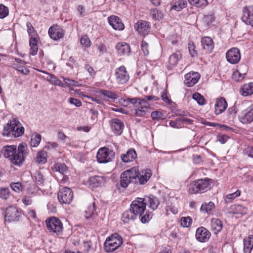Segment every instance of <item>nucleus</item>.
<instances>
[{
  "instance_id": "774afa93",
  "label": "nucleus",
  "mask_w": 253,
  "mask_h": 253,
  "mask_svg": "<svg viewBox=\"0 0 253 253\" xmlns=\"http://www.w3.org/2000/svg\"><path fill=\"white\" fill-rule=\"evenodd\" d=\"M188 49L189 51V53L193 57L196 54V51L195 50V45L192 42H190L188 43Z\"/></svg>"
},
{
  "instance_id": "412c9836",
  "label": "nucleus",
  "mask_w": 253,
  "mask_h": 253,
  "mask_svg": "<svg viewBox=\"0 0 253 253\" xmlns=\"http://www.w3.org/2000/svg\"><path fill=\"white\" fill-rule=\"evenodd\" d=\"M97 97H99L103 100L108 101L109 99H116L118 98L117 95L109 90L100 89L96 92Z\"/></svg>"
},
{
  "instance_id": "79ce46f5",
  "label": "nucleus",
  "mask_w": 253,
  "mask_h": 253,
  "mask_svg": "<svg viewBox=\"0 0 253 253\" xmlns=\"http://www.w3.org/2000/svg\"><path fill=\"white\" fill-rule=\"evenodd\" d=\"M152 216L153 213L151 212L145 210L141 215H139L141 221L143 223L148 222L152 218Z\"/></svg>"
},
{
  "instance_id": "6e6d98bb",
  "label": "nucleus",
  "mask_w": 253,
  "mask_h": 253,
  "mask_svg": "<svg viewBox=\"0 0 253 253\" xmlns=\"http://www.w3.org/2000/svg\"><path fill=\"white\" fill-rule=\"evenodd\" d=\"M10 195L9 190L7 188H0V198L6 200Z\"/></svg>"
},
{
  "instance_id": "423d86ee",
  "label": "nucleus",
  "mask_w": 253,
  "mask_h": 253,
  "mask_svg": "<svg viewBox=\"0 0 253 253\" xmlns=\"http://www.w3.org/2000/svg\"><path fill=\"white\" fill-rule=\"evenodd\" d=\"M115 156V153L113 151L106 147H102L98 150L96 158L99 163L105 164L111 162Z\"/></svg>"
},
{
  "instance_id": "9b49d317",
  "label": "nucleus",
  "mask_w": 253,
  "mask_h": 253,
  "mask_svg": "<svg viewBox=\"0 0 253 253\" xmlns=\"http://www.w3.org/2000/svg\"><path fill=\"white\" fill-rule=\"evenodd\" d=\"M21 215V211L17 208L10 206L6 208L5 214L4 218L5 221H8L9 222L17 221Z\"/></svg>"
},
{
  "instance_id": "a211bd4d",
  "label": "nucleus",
  "mask_w": 253,
  "mask_h": 253,
  "mask_svg": "<svg viewBox=\"0 0 253 253\" xmlns=\"http://www.w3.org/2000/svg\"><path fill=\"white\" fill-rule=\"evenodd\" d=\"M211 233L205 227H200L197 229L196 238L200 242H206L211 237Z\"/></svg>"
},
{
  "instance_id": "a878e982",
  "label": "nucleus",
  "mask_w": 253,
  "mask_h": 253,
  "mask_svg": "<svg viewBox=\"0 0 253 253\" xmlns=\"http://www.w3.org/2000/svg\"><path fill=\"white\" fill-rule=\"evenodd\" d=\"M104 182V178L102 176L95 175L90 177L88 180V184L91 188L99 186Z\"/></svg>"
},
{
  "instance_id": "1a4fd4ad",
  "label": "nucleus",
  "mask_w": 253,
  "mask_h": 253,
  "mask_svg": "<svg viewBox=\"0 0 253 253\" xmlns=\"http://www.w3.org/2000/svg\"><path fill=\"white\" fill-rule=\"evenodd\" d=\"M115 77L116 82L119 84H126L129 79V74L124 66L115 69Z\"/></svg>"
},
{
  "instance_id": "4be33fe9",
  "label": "nucleus",
  "mask_w": 253,
  "mask_h": 253,
  "mask_svg": "<svg viewBox=\"0 0 253 253\" xmlns=\"http://www.w3.org/2000/svg\"><path fill=\"white\" fill-rule=\"evenodd\" d=\"M152 175L151 171L150 169H147L145 171H142L141 173L138 171V175L136 178V182L143 185L147 182Z\"/></svg>"
},
{
  "instance_id": "e433bc0d",
  "label": "nucleus",
  "mask_w": 253,
  "mask_h": 253,
  "mask_svg": "<svg viewBox=\"0 0 253 253\" xmlns=\"http://www.w3.org/2000/svg\"><path fill=\"white\" fill-rule=\"evenodd\" d=\"M215 208L214 204L211 202H210L208 203H203L201 207V211L207 213L208 214H211V212L214 210Z\"/></svg>"
},
{
  "instance_id": "0eeeda50",
  "label": "nucleus",
  "mask_w": 253,
  "mask_h": 253,
  "mask_svg": "<svg viewBox=\"0 0 253 253\" xmlns=\"http://www.w3.org/2000/svg\"><path fill=\"white\" fill-rule=\"evenodd\" d=\"M46 225L48 231L58 235L62 231L63 224L57 217H52L46 220Z\"/></svg>"
},
{
  "instance_id": "c85d7f7f",
  "label": "nucleus",
  "mask_w": 253,
  "mask_h": 253,
  "mask_svg": "<svg viewBox=\"0 0 253 253\" xmlns=\"http://www.w3.org/2000/svg\"><path fill=\"white\" fill-rule=\"evenodd\" d=\"M136 217V214L129 209L122 214V219L125 223H129L130 221H134Z\"/></svg>"
},
{
  "instance_id": "bb28decb",
  "label": "nucleus",
  "mask_w": 253,
  "mask_h": 253,
  "mask_svg": "<svg viewBox=\"0 0 253 253\" xmlns=\"http://www.w3.org/2000/svg\"><path fill=\"white\" fill-rule=\"evenodd\" d=\"M116 49L120 55H128L130 53V46L126 43H119L117 44Z\"/></svg>"
},
{
  "instance_id": "69168bd1",
  "label": "nucleus",
  "mask_w": 253,
  "mask_h": 253,
  "mask_svg": "<svg viewBox=\"0 0 253 253\" xmlns=\"http://www.w3.org/2000/svg\"><path fill=\"white\" fill-rule=\"evenodd\" d=\"M68 102L70 104L74 105L76 107H80L82 104L80 100L73 97H70L68 99Z\"/></svg>"
},
{
  "instance_id": "f8f14e48",
  "label": "nucleus",
  "mask_w": 253,
  "mask_h": 253,
  "mask_svg": "<svg viewBox=\"0 0 253 253\" xmlns=\"http://www.w3.org/2000/svg\"><path fill=\"white\" fill-rule=\"evenodd\" d=\"M240 121L244 124L251 123L253 121V105H251L239 115Z\"/></svg>"
},
{
  "instance_id": "39448f33",
  "label": "nucleus",
  "mask_w": 253,
  "mask_h": 253,
  "mask_svg": "<svg viewBox=\"0 0 253 253\" xmlns=\"http://www.w3.org/2000/svg\"><path fill=\"white\" fill-rule=\"evenodd\" d=\"M158 97L155 96H145L141 99L139 102V105L135 109V115L136 117H143L147 113L148 109L150 108V104L148 103V101L158 100Z\"/></svg>"
},
{
  "instance_id": "7ed1b4c3",
  "label": "nucleus",
  "mask_w": 253,
  "mask_h": 253,
  "mask_svg": "<svg viewBox=\"0 0 253 253\" xmlns=\"http://www.w3.org/2000/svg\"><path fill=\"white\" fill-rule=\"evenodd\" d=\"M123 243V239L120 235L117 233L113 234L104 242V250L107 253L113 252L118 249Z\"/></svg>"
},
{
  "instance_id": "6e6552de",
  "label": "nucleus",
  "mask_w": 253,
  "mask_h": 253,
  "mask_svg": "<svg viewBox=\"0 0 253 253\" xmlns=\"http://www.w3.org/2000/svg\"><path fill=\"white\" fill-rule=\"evenodd\" d=\"M73 193L72 190L64 187L59 189L58 193V199L61 204H69L73 199Z\"/></svg>"
},
{
  "instance_id": "393cba45",
  "label": "nucleus",
  "mask_w": 253,
  "mask_h": 253,
  "mask_svg": "<svg viewBox=\"0 0 253 253\" xmlns=\"http://www.w3.org/2000/svg\"><path fill=\"white\" fill-rule=\"evenodd\" d=\"M137 157L135 151L133 149L128 150L126 154L121 155L122 160L124 163H129L134 160Z\"/></svg>"
},
{
  "instance_id": "13d9d810",
  "label": "nucleus",
  "mask_w": 253,
  "mask_h": 253,
  "mask_svg": "<svg viewBox=\"0 0 253 253\" xmlns=\"http://www.w3.org/2000/svg\"><path fill=\"white\" fill-rule=\"evenodd\" d=\"M9 13L8 8L4 5H0V18H4L6 17Z\"/></svg>"
},
{
  "instance_id": "f03ea898",
  "label": "nucleus",
  "mask_w": 253,
  "mask_h": 253,
  "mask_svg": "<svg viewBox=\"0 0 253 253\" xmlns=\"http://www.w3.org/2000/svg\"><path fill=\"white\" fill-rule=\"evenodd\" d=\"M212 182V179L208 178L194 181L189 186L188 192L190 194L205 193L210 189Z\"/></svg>"
},
{
  "instance_id": "dca6fc26",
  "label": "nucleus",
  "mask_w": 253,
  "mask_h": 253,
  "mask_svg": "<svg viewBox=\"0 0 253 253\" xmlns=\"http://www.w3.org/2000/svg\"><path fill=\"white\" fill-rule=\"evenodd\" d=\"M226 58L227 61L232 64L238 63L241 59L239 49L237 48H232L229 50L226 53Z\"/></svg>"
},
{
  "instance_id": "f3484780",
  "label": "nucleus",
  "mask_w": 253,
  "mask_h": 253,
  "mask_svg": "<svg viewBox=\"0 0 253 253\" xmlns=\"http://www.w3.org/2000/svg\"><path fill=\"white\" fill-rule=\"evenodd\" d=\"M109 125L112 130L117 135H120L124 129V124L118 119H113L109 121Z\"/></svg>"
},
{
  "instance_id": "6ab92c4d",
  "label": "nucleus",
  "mask_w": 253,
  "mask_h": 253,
  "mask_svg": "<svg viewBox=\"0 0 253 253\" xmlns=\"http://www.w3.org/2000/svg\"><path fill=\"white\" fill-rule=\"evenodd\" d=\"M134 29L139 34L145 36L149 32L150 26L148 22L139 20L135 24Z\"/></svg>"
},
{
  "instance_id": "72a5a7b5",
  "label": "nucleus",
  "mask_w": 253,
  "mask_h": 253,
  "mask_svg": "<svg viewBox=\"0 0 253 253\" xmlns=\"http://www.w3.org/2000/svg\"><path fill=\"white\" fill-rule=\"evenodd\" d=\"M15 122L16 119H13L12 120H10V122H8L7 125L4 127L2 132V135L3 136L7 137L12 136V129H14L12 127V125L15 124Z\"/></svg>"
},
{
  "instance_id": "4468645a",
  "label": "nucleus",
  "mask_w": 253,
  "mask_h": 253,
  "mask_svg": "<svg viewBox=\"0 0 253 253\" xmlns=\"http://www.w3.org/2000/svg\"><path fill=\"white\" fill-rule=\"evenodd\" d=\"M242 21L247 25L253 27V7H246L243 10Z\"/></svg>"
},
{
  "instance_id": "49530a36",
  "label": "nucleus",
  "mask_w": 253,
  "mask_h": 253,
  "mask_svg": "<svg viewBox=\"0 0 253 253\" xmlns=\"http://www.w3.org/2000/svg\"><path fill=\"white\" fill-rule=\"evenodd\" d=\"M41 140V136L40 134L36 133L33 134L31 139L30 144L31 146L32 147H37L38 146Z\"/></svg>"
},
{
  "instance_id": "ea45409f",
  "label": "nucleus",
  "mask_w": 253,
  "mask_h": 253,
  "mask_svg": "<svg viewBox=\"0 0 253 253\" xmlns=\"http://www.w3.org/2000/svg\"><path fill=\"white\" fill-rule=\"evenodd\" d=\"M12 66L15 70L24 75H27L30 73L29 70L25 67L24 64L13 63Z\"/></svg>"
},
{
  "instance_id": "3c124183",
  "label": "nucleus",
  "mask_w": 253,
  "mask_h": 253,
  "mask_svg": "<svg viewBox=\"0 0 253 253\" xmlns=\"http://www.w3.org/2000/svg\"><path fill=\"white\" fill-rule=\"evenodd\" d=\"M166 214L167 215L170 214V212L175 214L178 212V209L176 207L174 206H172L171 203L168 202L167 203V206L165 208Z\"/></svg>"
},
{
  "instance_id": "338daca9",
  "label": "nucleus",
  "mask_w": 253,
  "mask_h": 253,
  "mask_svg": "<svg viewBox=\"0 0 253 253\" xmlns=\"http://www.w3.org/2000/svg\"><path fill=\"white\" fill-rule=\"evenodd\" d=\"M26 26L27 27V32L29 35L31 37L35 36V31L31 24L30 22H27Z\"/></svg>"
},
{
  "instance_id": "c9c22d12",
  "label": "nucleus",
  "mask_w": 253,
  "mask_h": 253,
  "mask_svg": "<svg viewBox=\"0 0 253 253\" xmlns=\"http://www.w3.org/2000/svg\"><path fill=\"white\" fill-rule=\"evenodd\" d=\"M240 93L244 96L252 94L253 93V83L245 84L240 89Z\"/></svg>"
},
{
  "instance_id": "4c0bfd02",
  "label": "nucleus",
  "mask_w": 253,
  "mask_h": 253,
  "mask_svg": "<svg viewBox=\"0 0 253 253\" xmlns=\"http://www.w3.org/2000/svg\"><path fill=\"white\" fill-rule=\"evenodd\" d=\"M53 171L59 172L61 174H64L68 170L67 166L64 164L56 163L52 167Z\"/></svg>"
},
{
  "instance_id": "c03bdc74",
  "label": "nucleus",
  "mask_w": 253,
  "mask_h": 253,
  "mask_svg": "<svg viewBox=\"0 0 253 253\" xmlns=\"http://www.w3.org/2000/svg\"><path fill=\"white\" fill-rule=\"evenodd\" d=\"M150 15L155 20H159L163 17L162 12L157 8H152L150 10Z\"/></svg>"
},
{
  "instance_id": "bf43d9fd",
  "label": "nucleus",
  "mask_w": 253,
  "mask_h": 253,
  "mask_svg": "<svg viewBox=\"0 0 253 253\" xmlns=\"http://www.w3.org/2000/svg\"><path fill=\"white\" fill-rule=\"evenodd\" d=\"M62 78L64 82V84H65V85H66L70 88L77 85L78 82L73 80L70 79L69 78H64L63 77Z\"/></svg>"
},
{
  "instance_id": "473e14b6",
  "label": "nucleus",
  "mask_w": 253,
  "mask_h": 253,
  "mask_svg": "<svg viewBox=\"0 0 253 253\" xmlns=\"http://www.w3.org/2000/svg\"><path fill=\"white\" fill-rule=\"evenodd\" d=\"M230 211L234 214L241 215L246 214L248 212V209L240 205H234L231 206Z\"/></svg>"
},
{
  "instance_id": "864d4df0",
  "label": "nucleus",
  "mask_w": 253,
  "mask_h": 253,
  "mask_svg": "<svg viewBox=\"0 0 253 253\" xmlns=\"http://www.w3.org/2000/svg\"><path fill=\"white\" fill-rule=\"evenodd\" d=\"M240 194V191L239 190H237L235 192L227 195L225 198V202H231L236 197L239 196Z\"/></svg>"
},
{
  "instance_id": "ddd939ff",
  "label": "nucleus",
  "mask_w": 253,
  "mask_h": 253,
  "mask_svg": "<svg viewBox=\"0 0 253 253\" xmlns=\"http://www.w3.org/2000/svg\"><path fill=\"white\" fill-rule=\"evenodd\" d=\"M48 35L52 40L58 41L63 38L65 31L57 25H53L48 30Z\"/></svg>"
},
{
  "instance_id": "8fccbe9b",
  "label": "nucleus",
  "mask_w": 253,
  "mask_h": 253,
  "mask_svg": "<svg viewBox=\"0 0 253 253\" xmlns=\"http://www.w3.org/2000/svg\"><path fill=\"white\" fill-rule=\"evenodd\" d=\"M10 185L11 189L17 193L22 192L24 189V187L19 182H11Z\"/></svg>"
},
{
  "instance_id": "37998d69",
  "label": "nucleus",
  "mask_w": 253,
  "mask_h": 253,
  "mask_svg": "<svg viewBox=\"0 0 253 253\" xmlns=\"http://www.w3.org/2000/svg\"><path fill=\"white\" fill-rule=\"evenodd\" d=\"M140 100H141V99L139 98H127L126 100L122 99L120 102L122 104L124 103L125 106H127L128 103H130L135 105V107H137Z\"/></svg>"
},
{
  "instance_id": "0e129e2a",
  "label": "nucleus",
  "mask_w": 253,
  "mask_h": 253,
  "mask_svg": "<svg viewBox=\"0 0 253 253\" xmlns=\"http://www.w3.org/2000/svg\"><path fill=\"white\" fill-rule=\"evenodd\" d=\"M141 49L145 56H147L149 54V51L148 49V44L146 42L144 41H142V42Z\"/></svg>"
},
{
  "instance_id": "09e8293b",
  "label": "nucleus",
  "mask_w": 253,
  "mask_h": 253,
  "mask_svg": "<svg viewBox=\"0 0 253 253\" xmlns=\"http://www.w3.org/2000/svg\"><path fill=\"white\" fill-rule=\"evenodd\" d=\"M194 100L197 101L200 105H203L206 104V99L203 95L199 93H194L192 95Z\"/></svg>"
},
{
  "instance_id": "5fc2aeb1",
  "label": "nucleus",
  "mask_w": 253,
  "mask_h": 253,
  "mask_svg": "<svg viewBox=\"0 0 253 253\" xmlns=\"http://www.w3.org/2000/svg\"><path fill=\"white\" fill-rule=\"evenodd\" d=\"M36 182L39 185H42L44 181L43 176L40 171H37L34 174Z\"/></svg>"
},
{
  "instance_id": "cd10ccee",
  "label": "nucleus",
  "mask_w": 253,
  "mask_h": 253,
  "mask_svg": "<svg viewBox=\"0 0 253 253\" xmlns=\"http://www.w3.org/2000/svg\"><path fill=\"white\" fill-rule=\"evenodd\" d=\"M12 127L14 129H12V136H13L14 137H17L22 135L24 133V127L21 126V124L16 119L15 124L12 125Z\"/></svg>"
},
{
  "instance_id": "20e7f679",
  "label": "nucleus",
  "mask_w": 253,
  "mask_h": 253,
  "mask_svg": "<svg viewBox=\"0 0 253 253\" xmlns=\"http://www.w3.org/2000/svg\"><path fill=\"white\" fill-rule=\"evenodd\" d=\"M138 175V167H135L125 171L121 176V186L126 188L130 182L136 183Z\"/></svg>"
},
{
  "instance_id": "a18cd8bd",
  "label": "nucleus",
  "mask_w": 253,
  "mask_h": 253,
  "mask_svg": "<svg viewBox=\"0 0 253 253\" xmlns=\"http://www.w3.org/2000/svg\"><path fill=\"white\" fill-rule=\"evenodd\" d=\"M36 162L39 164H44L46 162V153L44 151L38 153Z\"/></svg>"
},
{
  "instance_id": "de8ad7c7",
  "label": "nucleus",
  "mask_w": 253,
  "mask_h": 253,
  "mask_svg": "<svg viewBox=\"0 0 253 253\" xmlns=\"http://www.w3.org/2000/svg\"><path fill=\"white\" fill-rule=\"evenodd\" d=\"M187 5V2L185 0H180L176 2L172 6V9L179 11L185 7Z\"/></svg>"
},
{
  "instance_id": "aec40b11",
  "label": "nucleus",
  "mask_w": 253,
  "mask_h": 253,
  "mask_svg": "<svg viewBox=\"0 0 253 253\" xmlns=\"http://www.w3.org/2000/svg\"><path fill=\"white\" fill-rule=\"evenodd\" d=\"M108 21L112 28L116 30H123L125 28L121 20L117 16L112 15L109 16L108 18Z\"/></svg>"
},
{
  "instance_id": "9d476101",
  "label": "nucleus",
  "mask_w": 253,
  "mask_h": 253,
  "mask_svg": "<svg viewBox=\"0 0 253 253\" xmlns=\"http://www.w3.org/2000/svg\"><path fill=\"white\" fill-rule=\"evenodd\" d=\"M146 203L143 198H137L133 201L130 205V209L136 216L141 215L146 210Z\"/></svg>"
},
{
  "instance_id": "f704fd0d",
  "label": "nucleus",
  "mask_w": 253,
  "mask_h": 253,
  "mask_svg": "<svg viewBox=\"0 0 253 253\" xmlns=\"http://www.w3.org/2000/svg\"><path fill=\"white\" fill-rule=\"evenodd\" d=\"M211 228L214 233L220 232L222 228V221L217 218H212L211 220Z\"/></svg>"
},
{
  "instance_id": "b1692460",
  "label": "nucleus",
  "mask_w": 253,
  "mask_h": 253,
  "mask_svg": "<svg viewBox=\"0 0 253 253\" xmlns=\"http://www.w3.org/2000/svg\"><path fill=\"white\" fill-rule=\"evenodd\" d=\"M227 107V103L223 98L217 99L215 104V113L219 115L224 112Z\"/></svg>"
},
{
  "instance_id": "c756f323",
  "label": "nucleus",
  "mask_w": 253,
  "mask_h": 253,
  "mask_svg": "<svg viewBox=\"0 0 253 253\" xmlns=\"http://www.w3.org/2000/svg\"><path fill=\"white\" fill-rule=\"evenodd\" d=\"M253 249V236L250 235L244 240V252L245 253H251Z\"/></svg>"
},
{
  "instance_id": "5701e85b",
  "label": "nucleus",
  "mask_w": 253,
  "mask_h": 253,
  "mask_svg": "<svg viewBox=\"0 0 253 253\" xmlns=\"http://www.w3.org/2000/svg\"><path fill=\"white\" fill-rule=\"evenodd\" d=\"M202 45L203 48L207 52H211L214 47L212 40L209 37H205L202 39Z\"/></svg>"
},
{
  "instance_id": "2eb2a0df",
  "label": "nucleus",
  "mask_w": 253,
  "mask_h": 253,
  "mask_svg": "<svg viewBox=\"0 0 253 253\" xmlns=\"http://www.w3.org/2000/svg\"><path fill=\"white\" fill-rule=\"evenodd\" d=\"M200 75L198 72H190L185 75L184 84L188 87L193 86L198 81Z\"/></svg>"
},
{
  "instance_id": "f257e3e1",
  "label": "nucleus",
  "mask_w": 253,
  "mask_h": 253,
  "mask_svg": "<svg viewBox=\"0 0 253 253\" xmlns=\"http://www.w3.org/2000/svg\"><path fill=\"white\" fill-rule=\"evenodd\" d=\"M27 145L25 143L19 144L17 148L16 145H5L3 147L2 153L3 156L10 162L18 166H20L24 162L27 156Z\"/></svg>"
},
{
  "instance_id": "58836bf2",
  "label": "nucleus",
  "mask_w": 253,
  "mask_h": 253,
  "mask_svg": "<svg viewBox=\"0 0 253 253\" xmlns=\"http://www.w3.org/2000/svg\"><path fill=\"white\" fill-rule=\"evenodd\" d=\"M181 54L179 51L173 53L169 57V64L172 66L176 65L178 61L181 59Z\"/></svg>"
},
{
  "instance_id": "4d7b16f0",
  "label": "nucleus",
  "mask_w": 253,
  "mask_h": 253,
  "mask_svg": "<svg viewBox=\"0 0 253 253\" xmlns=\"http://www.w3.org/2000/svg\"><path fill=\"white\" fill-rule=\"evenodd\" d=\"M192 219L189 217H183L181 218V225L184 227H188L192 223Z\"/></svg>"
},
{
  "instance_id": "603ef678",
  "label": "nucleus",
  "mask_w": 253,
  "mask_h": 253,
  "mask_svg": "<svg viewBox=\"0 0 253 253\" xmlns=\"http://www.w3.org/2000/svg\"><path fill=\"white\" fill-rule=\"evenodd\" d=\"M95 211V205L93 203L92 204L89 205L87 210L85 211V217L88 219L91 217L93 215H94V212Z\"/></svg>"
},
{
  "instance_id": "052dcab7",
  "label": "nucleus",
  "mask_w": 253,
  "mask_h": 253,
  "mask_svg": "<svg viewBox=\"0 0 253 253\" xmlns=\"http://www.w3.org/2000/svg\"><path fill=\"white\" fill-rule=\"evenodd\" d=\"M81 43L86 47H88L91 45V42L86 35H83L81 37Z\"/></svg>"
},
{
  "instance_id": "e2e57ef3",
  "label": "nucleus",
  "mask_w": 253,
  "mask_h": 253,
  "mask_svg": "<svg viewBox=\"0 0 253 253\" xmlns=\"http://www.w3.org/2000/svg\"><path fill=\"white\" fill-rule=\"evenodd\" d=\"M163 117V114L158 111H153L151 113V117L153 120H159L162 119Z\"/></svg>"
},
{
  "instance_id": "a19ab883",
  "label": "nucleus",
  "mask_w": 253,
  "mask_h": 253,
  "mask_svg": "<svg viewBox=\"0 0 253 253\" xmlns=\"http://www.w3.org/2000/svg\"><path fill=\"white\" fill-rule=\"evenodd\" d=\"M189 3L197 7H205L208 4L207 0H188Z\"/></svg>"
},
{
  "instance_id": "680f3d73",
  "label": "nucleus",
  "mask_w": 253,
  "mask_h": 253,
  "mask_svg": "<svg viewBox=\"0 0 253 253\" xmlns=\"http://www.w3.org/2000/svg\"><path fill=\"white\" fill-rule=\"evenodd\" d=\"M91 247V245L90 242H84L83 243V245L82 246V248L83 249V253H81L78 251V253H87L89 251L90 248Z\"/></svg>"
},
{
  "instance_id": "2f4dec72",
  "label": "nucleus",
  "mask_w": 253,
  "mask_h": 253,
  "mask_svg": "<svg viewBox=\"0 0 253 253\" xmlns=\"http://www.w3.org/2000/svg\"><path fill=\"white\" fill-rule=\"evenodd\" d=\"M144 202L147 204H149V207L153 210L157 209L158 205H159V202L158 198L154 196L146 197L145 198H143Z\"/></svg>"
},
{
  "instance_id": "7c9ffc66",
  "label": "nucleus",
  "mask_w": 253,
  "mask_h": 253,
  "mask_svg": "<svg viewBox=\"0 0 253 253\" xmlns=\"http://www.w3.org/2000/svg\"><path fill=\"white\" fill-rule=\"evenodd\" d=\"M41 72L48 75L46 80L52 84L58 85L63 87H65V84L58 79H57L53 74H50L47 72L43 71H41Z\"/></svg>"
}]
</instances>
